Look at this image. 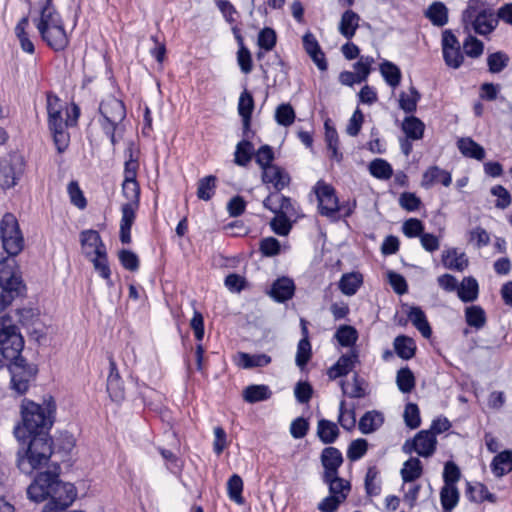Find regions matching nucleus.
I'll return each mask as SVG.
<instances>
[{
    "instance_id": "c03bdc74",
    "label": "nucleus",
    "mask_w": 512,
    "mask_h": 512,
    "mask_svg": "<svg viewBox=\"0 0 512 512\" xmlns=\"http://www.w3.org/2000/svg\"><path fill=\"white\" fill-rule=\"evenodd\" d=\"M325 126V141L327 144L328 150L331 152L330 157L337 162L342 160V153L338 151L339 145V137L336 129L330 126L329 121L327 120L324 124Z\"/></svg>"
},
{
    "instance_id": "c85d7f7f",
    "label": "nucleus",
    "mask_w": 512,
    "mask_h": 512,
    "mask_svg": "<svg viewBox=\"0 0 512 512\" xmlns=\"http://www.w3.org/2000/svg\"><path fill=\"white\" fill-rule=\"evenodd\" d=\"M253 109H254L253 97L247 90H244L239 97L238 112H239V115L242 117L243 133L245 136L247 135L248 131L250 130V121H251V115H252Z\"/></svg>"
},
{
    "instance_id": "6e6d98bb",
    "label": "nucleus",
    "mask_w": 512,
    "mask_h": 512,
    "mask_svg": "<svg viewBox=\"0 0 512 512\" xmlns=\"http://www.w3.org/2000/svg\"><path fill=\"white\" fill-rule=\"evenodd\" d=\"M338 423L347 431L353 430L356 425L355 409L354 407L347 409L344 400L339 405Z\"/></svg>"
},
{
    "instance_id": "c756f323",
    "label": "nucleus",
    "mask_w": 512,
    "mask_h": 512,
    "mask_svg": "<svg viewBox=\"0 0 512 512\" xmlns=\"http://www.w3.org/2000/svg\"><path fill=\"white\" fill-rule=\"evenodd\" d=\"M359 21L360 16L356 12L346 10L342 14L339 22V33L346 39L350 40L355 35V32L359 27Z\"/></svg>"
},
{
    "instance_id": "ddd939ff",
    "label": "nucleus",
    "mask_w": 512,
    "mask_h": 512,
    "mask_svg": "<svg viewBox=\"0 0 512 512\" xmlns=\"http://www.w3.org/2000/svg\"><path fill=\"white\" fill-rule=\"evenodd\" d=\"M263 206L275 214L295 217L297 210L291 198L279 194V192L270 193L264 200Z\"/></svg>"
},
{
    "instance_id": "b1692460",
    "label": "nucleus",
    "mask_w": 512,
    "mask_h": 512,
    "mask_svg": "<svg viewBox=\"0 0 512 512\" xmlns=\"http://www.w3.org/2000/svg\"><path fill=\"white\" fill-rule=\"evenodd\" d=\"M42 40L54 51H63L69 44L64 25L39 33Z\"/></svg>"
},
{
    "instance_id": "f03ea898",
    "label": "nucleus",
    "mask_w": 512,
    "mask_h": 512,
    "mask_svg": "<svg viewBox=\"0 0 512 512\" xmlns=\"http://www.w3.org/2000/svg\"><path fill=\"white\" fill-rule=\"evenodd\" d=\"M46 109L48 114V126L53 135L54 144L59 153H63L70 142L67 132L69 126L77 123L80 111L76 105L71 110L65 106L58 96L47 93Z\"/></svg>"
},
{
    "instance_id": "13d9d810",
    "label": "nucleus",
    "mask_w": 512,
    "mask_h": 512,
    "mask_svg": "<svg viewBox=\"0 0 512 512\" xmlns=\"http://www.w3.org/2000/svg\"><path fill=\"white\" fill-rule=\"evenodd\" d=\"M398 389L402 393H410L415 387V377L408 367L398 370L396 375Z\"/></svg>"
},
{
    "instance_id": "bf43d9fd",
    "label": "nucleus",
    "mask_w": 512,
    "mask_h": 512,
    "mask_svg": "<svg viewBox=\"0 0 512 512\" xmlns=\"http://www.w3.org/2000/svg\"><path fill=\"white\" fill-rule=\"evenodd\" d=\"M275 119L279 125L288 127L295 120V111L290 104H280L275 111Z\"/></svg>"
},
{
    "instance_id": "e2e57ef3",
    "label": "nucleus",
    "mask_w": 512,
    "mask_h": 512,
    "mask_svg": "<svg viewBox=\"0 0 512 512\" xmlns=\"http://www.w3.org/2000/svg\"><path fill=\"white\" fill-rule=\"evenodd\" d=\"M378 470L375 466L369 467L365 476V490L369 496H377L380 493L381 487L378 478Z\"/></svg>"
},
{
    "instance_id": "58836bf2",
    "label": "nucleus",
    "mask_w": 512,
    "mask_h": 512,
    "mask_svg": "<svg viewBox=\"0 0 512 512\" xmlns=\"http://www.w3.org/2000/svg\"><path fill=\"white\" fill-rule=\"evenodd\" d=\"M479 293L478 282L473 277H465L457 287V294L461 301L472 302L477 299Z\"/></svg>"
},
{
    "instance_id": "0e129e2a",
    "label": "nucleus",
    "mask_w": 512,
    "mask_h": 512,
    "mask_svg": "<svg viewBox=\"0 0 512 512\" xmlns=\"http://www.w3.org/2000/svg\"><path fill=\"white\" fill-rule=\"evenodd\" d=\"M465 54L471 58H478L483 54L484 44L476 37L469 35L463 43Z\"/></svg>"
},
{
    "instance_id": "79ce46f5",
    "label": "nucleus",
    "mask_w": 512,
    "mask_h": 512,
    "mask_svg": "<svg viewBox=\"0 0 512 512\" xmlns=\"http://www.w3.org/2000/svg\"><path fill=\"white\" fill-rule=\"evenodd\" d=\"M29 25V19L27 16L22 17L15 27V34L20 42L22 50L26 53L33 54L35 47L33 42L30 40L26 28Z\"/></svg>"
},
{
    "instance_id": "423d86ee",
    "label": "nucleus",
    "mask_w": 512,
    "mask_h": 512,
    "mask_svg": "<svg viewBox=\"0 0 512 512\" xmlns=\"http://www.w3.org/2000/svg\"><path fill=\"white\" fill-rule=\"evenodd\" d=\"M101 115L100 124L104 133L110 138L112 145L116 144L115 131L117 126L124 120L126 109L122 101L114 96H108L99 106Z\"/></svg>"
},
{
    "instance_id": "338daca9",
    "label": "nucleus",
    "mask_w": 512,
    "mask_h": 512,
    "mask_svg": "<svg viewBox=\"0 0 512 512\" xmlns=\"http://www.w3.org/2000/svg\"><path fill=\"white\" fill-rule=\"evenodd\" d=\"M373 63V57L361 56L359 60L354 64V73L355 75H357V78L359 79L360 82H363L368 78Z\"/></svg>"
},
{
    "instance_id": "774afa93",
    "label": "nucleus",
    "mask_w": 512,
    "mask_h": 512,
    "mask_svg": "<svg viewBox=\"0 0 512 512\" xmlns=\"http://www.w3.org/2000/svg\"><path fill=\"white\" fill-rule=\"evenodd\" d=\"M368 449V443L365 439L359 438L353 440L348 447L347 457L351 461H357L362 458Z\"/></svg>"
},
{
    "instance_id": "2eb2a0df",
    "label": "nucleus",
    "mask_w": 512,
    "mask_h": 512,
    "mask_svg": "<svg viewBox=\"0 0 512 512\" xmlns=\"http://www.w3.org/2000/svg\"><path fill=\"white\" fill-rule=\"evenodd\" d=\"M109 368L107 392L112 401L120 403L125 399V388L113 358L109 359Z\"/></svg>"
},
{
    "instance_id": "ea45409f",
    "label": "nucleus",
    "mask_w": 512,
    "mask_h": 512,
    "mask_svg": "<svg viewBox=\"0 0 512 512\" xmlns=\"http://www.w3.org/2000/svg\"><path fill=\"white\" fill-rule=\"evenodd\" d=\"M384 422L383 415L377 411L366 412L359 420V430L363 434L376 431Z\"/></svg>"
},
{
    "instance_id": "2f4dec72",
    "label": "nucleus",
    "mask_w": 512,
    "mask_h": 512,
    "mask_svg": "<svg viewBox=\"0 0 512 512\" xmlns=\"http://www.w3.org/2000/svg\"><path fill=\"white\" fill-rule=\"evenodd\" d=\"M457 147L465 157L476 159L478 161L485 158L486 153L484 148L470 137L460 138L457 141Z\"/></svg>"
},
{
    "instance_id": "7c9ffc66",
    "label": "nucleus",
    "mask_w": 512,
    "mask_h": 512,
    "mask_svg": "<svg viewBox=\"0 0 512 512\" xmlns=\"http://www.w3.org/2000/svg\"><path fill=\"white\" fill-rule=\"evenodd\" d=\"M340 430L335 422L320 419L317 423V436L323 444H333L339 437Z\"/></svg>"
},
{
    "instance_id": "49530a36",
    "label": "nucleus",
    "mask_w": 512,
    "mask_h": 512,
    "mask_svg": "<svg viewBox=\"0 0 512 512\" xmlns=\"http://www.w3.org/2000/svg\"><path fill=\"white\" fill-rule=\"evenodd\" d=\"M334 337L341 346L352 349L358 339V332L353 326L341 325L336 330Z\"/></svg>"
},
{
    "instance_id": "680f3d73",
    "label": "nucleus",
    "mask_w": 512,
    "mask_h": 512,
    "mask_svg": "<svg viewBox=\"0 0 512 512\" xmlns=\"http://www.w3.org/2000/svg\"><path fill=\"white\" fill-rule=\"evenodd\" d=\"M122 190L124 196L128 199L126 204L139 205L140 187L137 180L124 179Z\"/></svg>"
},
{
    "instance_id": "4468645a",
    "label": "nucleus",
    "mask_w": 512,
    "mask_h": 512,
    "mask_svg": "<svg viewBox=\"0 0 512 512\" xmlns=\"http://www.w3.org/2000/svg\"><path fill=\"white\" fill-rule=\"evenodd\" d=\"M24 173V162L20 156H12L10 162L0 166V185L11 188Z\"/></svg>"
},
{
    "instance_id": "f3484780",
    "label": "nucleus",
    "mask_w": 512,
    "mask_h": 512,
    "mask_svg": "<svg viewBox=\"0 0 512 512\" xmlns=\"http://www.w3.org/2000/svg\"><path fill=\"white\" fill-rule=\"evenodd\" d=\"M77 492L73 484L68 482H62L59 478L54 485L48 503L62 504L64 506H70L76 499Z\"/></svg>"
},
{
    "instance_id": "052dcab7",
    "label": "nucleus",
    "mask_w": 512,
    "mask_h": 512,
    "mask_svg": "<svg viewBox=\"0 0 512 512\" xmlns=\"http://www.w3.org/2000/svg\"><path fill=\"white\" fill-rule=\"evenodd\" d=\"M508 62V55L501 51L492 53L487 58L488 68L491 73H500L506 68Z\"/></svg>"
},
{
    "instance_id": "412c9836",
    "label": "nucleus",
    "mask_w": 512,
    "mask_h": 512,
    "mask_svg": "<svg viewBox=\"0 0 512 512\" xmlns=\"http://www.w3.org/2000/svg\"><path fill=\"white\" fill-rule=\"evenodd\" d=\"M138 208L139 205L135 204H123L121 207L120 240L123 244H129L131 242V228L135 221Z\"/></svg>"
},
{
    "instance_id": "393cba45",
    "label": "nucleus",
    "mask_w": 512,
    "mask_h": 512,
    "mask_svg": "<svg viewBox=\"0 0 512 512\" xmlns=\"http://www.w3.org/2000/svg\"><path fill=\"white\" fill-rule=\"evenodd\" d=\"M295 293L294 281L289 277H281L275 280L270 289V296L277 302H285Z\"/></svg>"
},
{
    "instance_id": "8fccbe9b",
    "label": "nucleus",
    "mask_w": 512,
    "mask_h": 512,
    "mask_svg": "<svg viewBox=\"0 0 512 512\" xmlns=\"http://www.w3.org/2000/svg\"><path fill=\"white\" fill-rule=\"evenodd\" d=\"M253 155V144L248 140H242L236 146L234 162L238 166H247V164L251 161Z\"/></svg>"
},
{
    "instance_id": "603ef678",
    "label": "nucleus",
    "mask_w": 512,
    "mask_h": 512,
    "mask_svg": "<svg viewBox=\"0 0 512 512\" xmlns=\"http://www.w3.org/2000/svg\"><path fill=\"white\" fill-rule=\"evenodd\" d=\"M440 501L445 511L454 509L459 501V491L457 487L444 485L440 491Z\"/></svg>"
},
{
    "instance_id": "4be33fe9",
    "label": "nucleus",
    "mask_w": 512,
    "mask_h": 512,
    "mask_svg": "<svg viewBox=\"0 0 512 512\" xmlns=\"http://www.w3.org/2000/svg\"><path fill=\"white\" fill-rule=\"evenodd\" d=\"M81 244L85 255L89 258L106 252L105 245L103 244L99 233L95 230L83 231L81 233Z\"/></svg>"
},
{
    "instance_id": "e433bc0d",
    "label": "nucleus",
    "mask_w": 512,
    "mask_h": 512,
    "mask_svg": "<svg viewBox=\"0 0 512 512\" xmlns=\"http://www.w3.org/2000/svg\"><path fill=\"white\" fill-rule=\"evenodd\" d=\"M393 346L397 356L403 360H409L415 356V341L406 335L397 336L394 339Z\"/></svg>"
},
{
    "instance_id": "a19ab883",
    "label": "nucleus",
    "mask_w": 512,
    "mask_h": 512,
    "mask_svg": "<svg viewBox=\"0 0 512 512\" xmlns=\"http://www.w3.org/2000/svg\"><path fill=\"white\" fill-rule=\"evenodd\" d=\"M420 99L421 94L419 91L414 86H411L408 92L402 91L399 94V108L405 113L412 114L416 111Z\"/></svg>"
},
{
    "instance_id": "3c124183",
    "label": "nucleus",
    "mask_w": 512,
    "mask_h": 512,
    "mask_svg": "<svg viewBox=\"0 0 512 512\" xmlns=\"http://www.w3.org/2000/svg\"><path fill=\"white\" fill-rule=\"evenodd\" d=\"M369 172L377 179L387 180L393 174L392 166L382 158H376L369 164Z\"/></svg>"
},
{
    "instance_id": "473e14b6",
    "label": "nucleus",
    "mask_w": 512,
    "mask_h": 512,
    "mask_svg": "<svg viewBox=\"0 0 512 512\" xmlns=\"http://www.w3.org/2000/svg\"><path fill=\"white\" fill-rule=\"evenodd\" d=\"M442 262L447 269L460 272L468 266V259L465 253L458 252L455 248L448 249L443 252Z\"/></svg>"
},
{
    "instance_id": "37998d69",
    "label": "nucleus",
    "mask_w": 512,
    "mask_h": 512,
    "mask_svg": "<svg viewBox=\"0 0 512 512\" xmlns=\"http://www.w3.org/2000/svg\"><path fill=\"white\" fill-rule=\"evenodd\" d=\"M423 472L421 461L416 457H411L404 462L401 469V476L404 482H413L418 479Z\"/></svg>"
},
{
    "instance_id": "5fc2aeb1",
    "label": "nucleus",
    "mask_w": 512,
    "mask_h": 512,
    "mask_svg": "<svg viewBox=\"0 0 512 512\" xmlns=\"http://www.w3.org/2000/svg\"><path fill=\"white\" fill-rule=\"evenodd\" d=\"M216 189V177L213 175H209L201 178L198 181L197 187V197L204 201H209Z\"/></svg>"
},
{
    "instance_id": "69168bd1",
    "label": "nucleus",
    "mask_w": 512,
    "mask_h": 512,
    "mask_svg": "<svg viewBox=\"0 0 512 512\" xmlns=\"http://www.w3.org/2000/svg\"><path fill=\"white\" fill-rule=\"evenodd\" d=\"M403 417L406 426L411 429H416L421 424L419 408L414 403L406 404Z\"/></svg>"
},
{
    "instance_id": "cd10ccee",
    "label": "nucleus",
    "mask_w": 512,
    "mask_h": 512,
    "mask_svg": "<svg viewBox=\"0 0 512 512\" xmlns=\"http://www.w3.org/2000/svg\"><path fill=\"white\" fill-rule=\"evenodd\" d=\"M407 316L413 326L421 333L424 338L429 339L431 337V326L424 311L420 307H410Z\"/></svg>"
},
{
    "instance_id": "1a4fd4ad",
    "label": "nucleus",
    "mask_w": 512,
    "mask_h": 512,
    "mask_svg": "<svg viewBox=\"0 0 512 512\" xmlns=\"http://www.w3.org/2000/svg\"><path fill=\"white\" fill-rule=\"evenodd\" d=\"M313 192L318 201L319 213L331 220H337L340 206L334 187L319 180L313 187Z\"/></svg>"
},
{
    "instance_id": "6ab92c4d",
    "label": "nucleus",
    "mask_w": 512,
    "mask_h": 512,
    "mask_svg": "<svg viewBox=\"0 0 512 512\" xmlns=\"http://www.w3.org/2000/svg\"><path fill=\"white\" fill-rule=\"evenodd\" d=\"M321 464L324 468L323 476H333L338 474V470L343 463V457L339 449L329 446L322 450Z\"/></svg>"
},
{
    "instance_id": "9b49d317",
    "label": "nucleus",
    "mask_w": 512,
    "mask_h": 512,
    "mask_svg": "<svg viewBox=\"0 0 512 512\" xmlns=\"http://www.w3.org/2000/svg\"><path fill=\"white\" fill-rule=\"evenodd\" d=\"M59 475L57 472H41L27 488V495L34 502L49 498Z\"/></svg>"
},
{
    "instance_id": "bb28decb",
    "label": "nucleus",
    "mask_w": 512,
    "mask_h": 512,
    "mask_svg": "<svg viewBox=\"0 0 512 512\" xmlns=\"http://www.w3.org/2000/svg\"><path fill=\"white\" fill-rule=\"evenodd\" d=\"M451 182L452 177L449 172L438 166H431L423 173L421 185L424 188H430L436 183H441L445 187H448Z\"/></svg>"
},
{
    "instance_id": "5701e85b",
    "label": "nucleus",
    "mask_w": 512,
    "mask_h": 512,
    "mask_svg": "<svg viewBox=\"0 0 512 512\" xmlns=\"http://www.w3.org/2000/svg\"><path fill=\"white\" fill-rule=\"evenodd\" d=\"M303 47L319 70H327L328 65L325 59V54L321 50L317 39L312 33L308 32L303 36Z\"/></svg>"
},
{
    "instance_id": "f8f14e48",
    "label": "nucleus",
    "mask_w": 512,
    "mask_h": 512,
    "mask_svg": "<svg viewBox=\"0 0 512 512\" xmlns=\"http://www.w3.org/2000/svg\"><path fill=\"white\" fill-rule=\"evenodd\" d=\"M11 384L18 394H24L28 388L30 381L36 374V368L26 364L25 359L12 362L10 367Z\"/></svg>"
},
{
    "instance_id": "de8ad7c7",
    "label": "nucleus",
    "mask_w": 512,
    "mask_h": 512,
    "mask_svg": "<svg viewBox=\"0 0 512 512\" xmlns=\"http://www.w3.org/2000/svg\"><path fill=\"white\" fill-rule=\"evenodd\" d=\"M465 319L470 327L481 329L486 324V314L482 307L472 305L465 309Z\"/></svg>"
},
{
    "instance_id": "f704fd0d",
    "label": "nucleus",
    "mask_w": 512,
    "mask_h": 512,
    "mask_svg": "<svg viewBox=\"0 0 512 512\" xmlns=\"http://www.w3.org/2000/svg\"><path fill=\"white\" fill-rule=\"evenodd\" d=\"M402 131L405 133L407 139L417 141L424 136L425 124L419 118L410 115L404 118Z\"/></svg>"
},
{
    "instance_id": "6e6552de",
    "label": "nucleus",
    "mask_w": 512,
    "mask_h": 512,
    "mask_svg": "<svg viewBox=\"0 0 512 512\" xmlns=\"http://www.w3.org/2000/svg\"><path fill=\"white\" fill-rule=\"evenodd\" d=\"M0 236L4 250L11 256L18 255L24 247V239L16 217L6 213L0 223Z\"/></svg>"
},
{
    "instance_id": "c9c22d12",
    "label": "nucleus",
    "mask_w": 512,
    "mask_h": 512,
    "mask_svg": "<svg viewBox=\"0 0 512 512\" xmlns=\"http://www.w3.org/2000/svg\"><path fill=\"white\" fill-rule=\"evenodd\" d=\"M491 470L496 477H502L512 471V450L498 453L492 460Z\"/></svg>"
},
{
    "instance_id": "aec40b11",
    "label": "nucleus",
    "mask_w": 512,
    "mask_h": 512,
    "mask_svg": "<svg viewBox=\"0 0 512 512\" xmlns=\"http://www.w3.org/2000/svg\"><path fill=\"white\" fill-rule=\"evenodd\" d=\"M262 181L265 184H271L275 192H280L290 183L289 174L277 165L265 167L262 173Z\"/></svg>"
},
{
    "instance_id": "20e7f679",
    "label": "nucleus",
    "mask_w": 512,
    "mask_h": 512,
    "mask_svg": "<svg viewBox=\"0 0 512 512\" xmlns=\"http://www.w3.org/2000/svg\"><path fill=\"white\" fill-rule=\"evenodd\" d=\"M27 448L18 451L17 465L21 472L31 474L35 469L46 464L52 451V439L47 433L32 435L26 441Z\"/></svg>"
},
{
    "instance_id": "f257e3e1",
    "label": "nucleus",
    "mask_w": 512,
    "mask_h": 512,
    "mask_svg": "<svg viewBox=\"0 0 512 512\" xmlns=\"http://www.w3.org/2000/svg\"><path fill=\"white\" fill-rule=\"evenodd\" d=\"M55 409L56 405L51 397L44 400L42 405L24 399L21 404L22 422L14 428V435L19 443L26 445V441L32 435L49 429L53 424L52 415Z\"/></svg>"
},
{
    "instance_id": "39448f33",
    "label": "nucleus",
    "mask_w": 512,
    "mask_h": 512,
    "mask_svg": "<svg viewBox=\"0 0 512 512\" xmlns=\"http://www.w3.org/2000/svg\"><path fill=\"white\" fill-rule=\"evenodd\" d=\"M25 285L15 269L14 261L0 263V314L22 296Z\"/></svg>"
},
{
    "instance_id": "a211bd4d",
    "label": "nucleus",
    "mask_w": 512,
    "mask_h": 512,
    "mask_svg": "<svg viewBox=\"0 0 512 512\" xmlns=\"http://www.w3.org/2000/svg\"><path fill=\"white\" fill-rule=\"evenodd\" d=\"M358 357L359 354L357 349H350L348 353L342 355L337 362L329 368L327 373L329 378L334 380L347 375L358 362Z\"/></svg>"
},
{
    "instance_id": "7ed1b4c3",
    "label": "nucleus",
    "mask_w": 512,
    "mask_h": 512,
    "mask_svg": "<svg viewBox=\"0 0 512 512\" xmlns=\"http://www.w3.org/2000/svg\"><path fill=\"white\" fill-rule=\"evenodd\" d=\"M493 0H469L462 13V23L467 30L479 35H488L498 25Z\"/></svg>"
},
{
    "instance_id": "a878e982",
    "label": "nucleus",
    "mask_w": 512,
    "mask_h": 512,
    "mask_svg": "<svg viewBox=\"0 0 512 512\" xmlns=\"http://www.w3.org/2000/svg\"><path fill=\"white\" fill-rule=\"evenodd\" d=\"M233 360L235 365L242 369L265 367L271 363V357L264 353L251 355L246 352H237Z\"/></svg>"
},
{
    "instance_id": "4d7b16f0",
    "label": "nucleus",
    "mask_w": 512,
    "mask_h": 512,
    "mask_svg": "<svg viewBox=\"0 0 512 512\" xmlns=\"http://www.w3.org/2000/svg\"><path fill=\"white\" fill-rule=\"evenodd\" d=\"M323 481L328 484L331 495H348L350 483L337 475L323 476Z\"/></svg>"
},
{
    "instance_id": "4c0bfd02",
    "label": "nucleus",
    "mask_w": 512,
    "mask_h": 512,
    "mask_svg": "<svg viewBox=\"0 0 512 512\" xmlns=\"http://www.w3.org/2000/svg\"><path fill=\"white\" fill-rule=\"evenodd\" d=\"M425 16L434 26L442 27L448 22V9L442 2H433L425 11Z\"/></svg>"
},
{
    "instance_id": "09e8293b",
    "label": "nucleus",
    "mask_w": 512,
    "mask_h": 512,
    "mask_svg": "<svg viewBox=\"0 0 512 512\" xmlns=\"http://www.w3.org/2000/svg\"><path fill=\"white\" fill-rule=\"evenodd\" d=\"M380 73L389 86L395 88L400 84L401 71L394 63L387 60L382 62L380 64Z\"/></svg>"
},
{
    "instance_id": "864d4df0",
    "label": "nucleus",
    "mask_w": 512,
    "mask_h": 512,
    "mask_svg": "<svg viewBox=\"0 0 512 512\" xmlns=\"http://www.w3.org/2000/svg\"><path fill=\"white\" fill-rule=\"evenodd\" d=\"M243 491V480L237 475L233 474L227 482V493L229 498L235 503L242 505L244 503V498L242 496Z\"/></svg>"
},
{
    "instance_id": "9d476101",
    "label": "nucleus",
    "mask_w": 512,
    "mask_h": 512,
    "mask_svg": "<svg viewBox=\"0 0 512 512\" xmlns=\"http://www.w3.org/2000/svg\"><path fill=\"white\" fill-rule=\"evenodd\" d=\"M436 446L437 439L434 433L428 430H421L413 438L407 439L404 442L402 451L408 455L416 453L421 457L428 458L434 454Z\"/></svg>"
},
{
    "instance_id": "72a5a7b5",
    "label": "nucleus",
    "mask_w": 512,
    "mask_h": 512,
    "mask_svg": "<svg viewBox=\"0 0 512 512\" xmlns=\"http://www.w3.org/2000/svg\"><path fill=\"white\" fill-rule=\"evenodd\" d=\"M272 391L269 386L264 384H252L247 386L242 393L244 401L247 403H257L270 399Z\"/></svg>"
},
{
    "instance_id": "dca6fc26",
    "label": "nucleus",
    "mask_w": 512,
    "mask_h": 512,
    "mask_svg": "<svg viewBox=\"0 0 512 512\" xmlns=\"http://www.w3.org/2000/svg\"><path fill=\"white\" fill-rule=\"evenodd\" d=\"M52 0H46L41 8L40 17L35 19V25L39 33L64 25L59 13L51 6Z\"/></svg>"
},
{
    "instance_id": "a18cd8bd",
    "label": "nucleus",
    "mask_w": 512,
    "mask_h": 512,
    "mask_svg": "<svg viewBox=\"0 0 512 512\" xmlns=\"http://www.w3.org/2000/svg\"><path fill=\"white\" fill-rule=\"evenodd\" d=\"M362 284V276L359 273L344 274L339 281V289L347 296L354 295Z\"/></svg>"
},
{
    "instance_id": "0eeeda50",
    "label": "nucleus",
    "mask_w": 512,
    "mask_h": 512,
    "mask_svg": "<svg viewBox=\"0 0 512 512\" xmlns=\"http://www.w3.org/2000/svg\"><path fill=\"white\" fill-rule=\"evenodd\" d=\"M24 347V340L18 328L11 324L8 319H0V357L9 362L23 359L21 352Z\"/></svg>"
}]
</instances>
